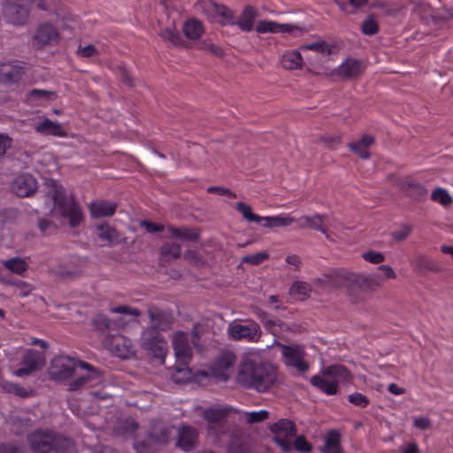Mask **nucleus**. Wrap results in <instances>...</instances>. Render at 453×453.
<instances>
[{
    "instance_id": "18",
    "label": "nucleus",
    "mask_w": 453,
    "mask_h": 453,
    "mask_svg": "<svg viewBox=\"0 0 453 453\" xmlns=\"http://www.w3.org/2000/svg\"><path fill=\"white\" fill-rule=\"evenodd\" d=\"M12 189L18 196L28 197L36 191L37 181L33 175L23 173L15 178Z\"/></svg>"
},
{
    "instance_id": "6",
    "label": "nucleus",
    "mask_w": 453,
    "mask_h": 453,
    "mask_svg": "<svg viewBox=\"0 0 453 453\" xmlns=\"http://www.w3.org/2000/svg\"><path fill=\"white\" fill-rule=\"evenodd\" d=\"M34 5L42 11H50L45 0H5L3 13L8 23L16 27L23 26L27 22Z\"/></svg>"
},
{
    "instance_id": "46",
    "label": "nucleus",
    "mask_w": 453,
    "mask_h": 453,
    "mask_svg": "<svg viewBox=\"0 0 453 453\" xmlns=\"http://www.w3.org/2000/svg\"><path fill=\"white\" fill-rule=\"evenodd\" d=\"M337 277L338 281L334 284V286L344 285L347 284L348 282L354 284H360L361 282V276L353 273H344L337 275Z\"/></svg>"
},
{
    "instance_id": "32",
    "label": "nucleus",
    "mask_w": 453,
    "mask_h": 453,
    "mask_svg": "<svg viewBox=\"0 0 453 453\" xmlns=\"http://www.w3.org/2000/svg\"><path fill=\"white\" fill-rule=\"evenodd\" d=\"M167 231L172 237L181 241H196L199 238L197 232L187 227L179 228L169 226Z\"/></svg>"
},
{
    "instance_id": "20",
    "label": "nucleus",
    "mask_w": 453,
    "mask_h": 453,
    "mask_svg": "<svg viewBox=\"0 0 453 453\" xmlns=\"http://www.w3.org/2000/svg\"><path fill=\"white\" fill-rule=\"evenodd\" d=\"M58 207L61 210L63 216L68 218L69 224L72 227H76L82 221L83 214L76 201L58 202Z\"/></svg>"
},
{
    "instance_id": "19",
    "label": "nucleus",
    "mask_w": 453,
    "mask_h": 453,
    "mask_svg": "<svg viewBox=\"0 0 453 453\" xmlns=\"http://www.w3.org/2000/svg\"><path fill=\"white\" fill-rule=\"evenodd\" d=\"M149 317L152 329L154 331H166L168 330L173 323V317L170 313L159 310L156 307H150L148 310Z\"/></svg>"
},
{
    "instance_id": "39",
    "label": "nucleus",
    "mask_w": 453,
    "mask_h": 453,
    "mask_svg": "<svg viewBox=\"0 0 453 453\" xmlns=\"http://www.w3.org/2000/svg\"><path fill=\"white\" fill-rule=\"evenodd\" d=\"M160 36L169 42L171 44L180 47L183 45L184 41L180 34V32L176 28L167 27L161 31Z\"/></svg>"
},
{
    "instance_id": "55",
    "label": "nucleus",
    "mask_w": 453,
    "mask_h": 453,
    "mask_svg": "<svg viewBox=\"0 0 453 453\" xmlns=\"http://www.w3.org/2000/svg\"><path fill=\"white\" fill-rule=\"evenodd\" d=\"M121 427L127 435L133 436L137 432L139 425L134 419H126L121 424Z\"/></svg>"
},
{
    "instance_id": "23",
    "label": "nucleus",
    "mask_w": 453,
    "mask_h": 453,
    "mask_svg": "<svg viewBox=\"0 0 453 453\" xmlns=\"http://www.w3.org/2000/svg\"><path fill=\"white\" fill-rule=\"evenodd\" d=\"M341 442V433L335 429L329 430L324 437L321 453H344Z\"/></svg>"
},
{
    "instance_id": "13",
    "label": "nucleus",
    "mask_w": 453,
    "mask_h": 453,
    "mask_svg": "<svg viewBox=\"0 0 453 453\" xmlns=\"http://www.w3.org/2000/svg\"><path fill=\"white\" fill-rule=\"evenodd\" d=\"M173 347L177 362L187 366L192 358V348L189 344L188 334L177 332L173 335Z\"/></svg>"
},
{
    "instance_id": "4",
    "label": "nucleus",
    "mask_w": 453,
    "mask_h": 453,
    "mask_svg": "<svg viewBox=\"0 0 453 453\" xmlns=\"http://www.w3.org/2000/svg\"><path fill=\"white\" fill-rule=\"evenodd\" d=\"M34 453H72L73 442L69 438L49 431L37 429L27 436Z\"/></svg>"
},
{
    "instance_id": "33",
    "label": "nucleus",
    "mask_w": 453,
    "mask_h": 453,
    "mask_svg": "<svg viewBox=\"0 0 453 453\" xmlns=\"http://www.w3.org/2000/svg\"><path fill=\"white\" fill-rule=\"evenodd\" d=\"M295 221L294 218L282 216H262L261 226L264 227L288 226Z\"/></svg>"
},
{
    "instance_id": "48",
    "label": "nucleus",
    "mask_w": 453,
    "mask_h": 453,
    "mask_svg": "<svg viewBox=\"0 0 453 453\" xmlns=\"http://www.w3.org/2000/svg\"><path fill=\"white\" fill-rule=\"evenodd\" d=\"M414 12L422 19H427L432 13L431 5L426 2L417 1L414 4Z\"/></svg>"
},
{
    "instance_id": "31",
    "label": "nucleus",
    "mask_w": 453,
    "mask_h": 453,
    "mask_svg": "<svg viewBox=\"0 0 453 453\" xmlns=\"http://www.w3.org/2000/svg\"><path fill=\"white\" fill-rule=\"evenodd\" d=\"M203 32V24L197 19H188L183 25V33L188 39L197 40L201 37Z\"/></svg>"
},
{
    "instance_id": "26",
    "label": "nucleus",
    "mask_w": 453,
    "mask_h": 453,
    "mask_svg": "<svg viewBox=\"0 0 453 453\" xmlns=\"http://www.w3.org/2000/svg\"><path fill=\"white\" fill-rule=\"evenodd\" d=\"M257 16V12L255 7L247 5L244 7L241 16L234 25L243 32H250L254 27L255 19Z\"/></svg>"
},
{
    "instance_id": "24",
    "label": "nucleus",
    "mask_w": 453,
    "mask_h": 453,
    "mask_svg": "<svg viewBox=\"0 0 453 453\" xmlns=\"http://www.w3.org/2000/svg\"><path fill=\"white\" fill-rule=\"evenodd\" d=\"M324 215L315 213L311 216H302L297 221L301 228H311L328 237L327 229L324 226Z\"/></svg>"
},
{
    "instance_id": "28",
    "label": "nucleus",
    "mask_w": 453,
    "mask_h": 453,
    "mask_svg": "<svg viewBox=\"0 0 453 453\" xmlns=\"http://www.w3.org/2000/svg\"><path fill=\"white\" fill-rule=\"evenodd\" d=\"M374 142V138L372 135H364L358 142H351L349 144L350 150L357 154L361 158L368 159L370 153L368 148Z\"/></svg>"
},
{
    "instance_id": "50",
    "label": "nucleus",
    "mask_w": 453,
    "mask_h": 453,
    "mask_svg": "<svg viewBox=\"0 0 453 453\" xmlns=\"http://www.w3.org/2000/svg\"><path fill=\"white\" fill-rule=\"evenodd\" d=\"M348 400L350 403L361 408H365L370 403V400L365 395L360 393H354L349 395Z\"/></svg>"
},
{
    "instance_id": "57",
    "label": "nucleus",
    "mask_w": 453,
    "mask_h": 453,
    "mask_svg": "<svg viewBox=\"0 0 453 453\" xmlns=\"http://www.w3.org/2000/svg\"><path fill=\"white\" fill-rule=\"evenodd\" d=\"M111 311L115 312V313L132 315L134 317L140 316V311L137 309L132 308L127 305H120V306L112 308Z\"/></svg>"
},
{
    "instance_id": "7",
    "label": "nucleus",
    "mask_w": 453,
    "mask_h": 453,
    "mask_svg": "<svg viewBox=\"0 0 453 453\" xmlns=\"http://www.w3.org/2000/svg\"><path fill=\"white\" fill-rule=\"evenodd\" d=\"M280 348L287 368L294 370L296 375H303L309 372L311 366L306 359L307 353L303 344H280Z\"/></svg>"
},
{
    "instance_id": "51",
    "label": "nucleus",
    "mask_w": 453,
    "mask_h": 453,
    "mask_svg": "<svg viewBox=\"0 0 453 453\" xmlns=\"http://www.w3.org/2000/svg\"><path fill=\"white\" fill-rule=\"evenodd\" d=\"M362 257L371 263V264H374V265H379L380 263H382L384 260H385V257L382 253L380 252H377V251H374V250H368L366 252H364L362 254Z\"/></svg>"
},
{
    "instance_id": "11",
    "label": "nucleus",
    "mask_w": 453,
    "mask_h": 453,
    "mask_svg": "<svg viewBox=\"0 0 453 453\" xmlns=\"http://www.w3.org/2000/svg\"><path fill=\"white\" fill-rule=\"evenodd\" d=\"M170 439V428L161 426L158 430L154 428L148 433V440H136L134 442V448L137 453H150L151 444H165Z\"/></svg>"
},
{
    "instance_id": "37",
    "label": "nucleus",
    "mask_w": 453,
    "mask_h": 453,
    "mask_svg": "<svg viewBox=\"0 0 453 453\" xmlns=\"http://www.w3.org/2000/svg\"><path fill=\"white\" fill-rule=\"evenodd\" d=\"M226 414V409L208 408L203 411V418L208 422V425H211L225 419Z\"/></svg>"
},
{
    "instance_id": "2",
    "label": "nucleus",
    "mask_w": 453,
    "mask_h": 453,
    "mask_svg": "<svg viewBox=\"0 0 453 453\" xmlns=\"http://www.w3.org/2000/svg\"><path fill=\"white\" fill-rule=\"evenodd\" d=\"M277 371L268 363L253 360L250 357L242 359L237 373L239 384L257 392H266L277 381Z\"/></svg>"
},
{
    "instance_id": "42",
    "label": "nucleus",
    "mask_w": 453,
    "mask_h": 453,
    "mask_svg": "<svg viewBox=\"0 0 453 453\" xmlns=\"http://www.w3.org/2000/svg\"><path fill=\"white\" fill-rule=\"evenodd\" d=\"M431 199L434 202L440 203L444 206L449 205L452 202V198L449 192L441 188H437L433 190L431 194Z\"/></svg>"
},
{
    "instance_id": "43",
    "label": "nucleus",
    "mask_w": 453,
    "mask_h": 453,
    "mask_svg": "<svg viewBox=\"0 0 453 453\" xmlns=\"http://www.w3.org/2000/svg\"><path fill=\"white\" fill-rule=\"evenodd\" d=\"M278 22L273 20H259L256 27L258 34L277 33Z\"/></svg>"
},
{
    "instance_id": "44",
    "label": "nucleus",
    "mask_w": 453,
    "mask_h": 453,
    "mask_svg": "<svg viewBox=\"0 0 453 453\" xmlns=\"http://www.w3.org/2000/svg\"><path fill=\"white\" fill-rule=\"evenodd\" d=\"M163 256H171L173 258H179L181 255V248L177 243H165L161 247Z\"/></svg>"
},
{
    "instance_id": "56",
    "label": "nucleus",
    "mask_w": 453,
    "mask_h": 453,
    "mask_svg": "<svg viewBox=\"0 0 453 453\" xmlns=\"http://www.w3.org/2000/svg\"><path fill=\"white\" fill-rule=\"evenodd\" d=\"M411 232V226L409 225H403L399 230L393 233V237L395 241H403L410 235Z\"/></svg>"
},
{
    "instance_id": "12",
    "label": "nucleus",
    "mask_w": 453,
    "mask_h": 453,
    "mask_svg": "<svg viewBox=\"0 0 453 453\" xmlns=\"http://www.w3.org/2000/svg\"><path fill=\"white\" fill-rule=\"evenodd\" d=\"M105 347L115 356L127 358L133 352L131 341L120 334H109L104 339Z\"/></svg>"
},
{
    "instance_id": "17",
    "label": "nucleus",
    "mask_w": 453,
    "mask_h": 453,
    "mask_svg": "<svg viewBox=\"0 0 453 453\" xmlns=\"http://www.w3.org/2000/svg\"><path fill=\"white\" fill-rule=\"evenodd\" d=\"M365 69V63L360 59L348 58L334 71V73L344 80H351L359 76Z\"/></svg>"
},
{
    "instance_id": "3",
    "label": "nucleus",
    "mask_w": 453,
    "mask_h": 453,
    "mask_svg": "<svg viewBox=\"0 0 453 453\" xmlns=\"http://www.w3.org/2000/svg\"><path fill=\"white\" fill-rule=\"evenodd\" d=\"M270 431L274 434V441L285 453L290 452L293 448L302 453L311 450V444L303 435L296 436V428L293 421L281 418L270 426Z\"/></svg>"
},
{
    "instance_id": "21",
    "label": "nucleus",
    "mask_w": 453,
    "mask_h": 453,
    "mask_svg": "<svg viewBox=\"0 0 453 453\" xmlns=\"http://www.w3.org/2000/svg\"><path fill=\"white\" fill-rule=\"evenodd\" d=\"M198 439L196 429L189 426H184L179 430L176 446L180 449L188 452L195 448Z\"/></svg>"
},
{
    "instance_id": "27",
    "label": "nucleus",
    "mask_w": 453,
    "mask_h": 453,
    "mask_svg": "<svg viewBox=\"0 0 453 453\" xmlns=\"http://www.w3.org/2000/svg\"><path fill=\"white\" fill-rule=\"evenodd\" d=\"M91 215L95 218L111 216L115 213L117 205L110 201H95L89 205Z\"/></svg>"
},
{
    "instance_id": "47",
    "label": "nucleus",
    "mask_w": 453,
    "mask_h": 453,
    "mask_svg": "<svg viewBox=\"0 0 453 453\" xmlns=\"http://www.w3.org/2000/svg\"><path fill=\"white\" fill-rule=\"evenodd\" d=\"M305 50H314L319 53H326L330 55L332 53V47L326 42H316L306 44L303 47Z\"/></svg>"
},
{
    "instance_id": "61",
    "label": "nucleus",
    "mask_w": 453,
    "mask_h": 453,
    "mask_svg": "<svg viewBox=\"0 0 453 453\" xmlns=\"http://www.w3.org/2000/svg\"><path fill=\"white\" fill-rule=\"evenodd\" d=\"M322 141L326 143V145L327 147L333 148V149L336 148L342 142L340 136H332V135L323 136Z\"/></svg>"
},
{
    "instance_id": "45",
    "label": "nucleus",
    "mask_w": 453,
    "mask_h": 453,
    "mask_svg": "<svg viewBox=\"0 0 453 453\" xmlns=\"http://www.w3.org/2000/svg\"><path fill=\"white\" fill-rule=\"evenodd\" d=\"M361 31L365 35H373L379 31V26L373 18L369 17L362 23Z\"/></svg>"
},
{
    "instance_id": "40",
    "label": "nucleus",
    "mask_w": 453,
    "mask_h": 453,
    "mask_svg": "<svg viewBox=\"0 0 453 453\" xmlns=\"http://www.w3.org/2000/svg\"><path fill=\"white\" fill-rule=\"evenodd\" d=\"M208 434L210 436L219 437L229 431V425L226 419L208 425Z\"/></svg>"
},
{
    "instance_id": "34",
    "label": "nucleus",
    "mask_w": 453,
    "mask_h": 453,
    "mask_svg": "<svg viewBox=\"0 0 453 453\" xmlns=\"http://www.w3.org/2000/svg\"><path fill=\"white\" fill-rule=\"evenodd\" d=\"M2 264L4 268L19 275H22L28 269L27 263L19 257L4 260Z\"/></svg>"
},
{
    "instance_id": "9",
    "label": "nucleus",
    "mask_w": 453,
    "mask_h": 453,
    "mask_svg": "<svg viewBox=\"0 0 453 453\" xmlns=\"http://www.w3.org/2000/svg\"><path fill=\"white\" fill-rule=\"evenodd\" d=\"M26 75L25 63L9 60L0 64V83L5 86L19 85Z\"/></svg>"
},
{
    "instance_id": "16",
    "label": "nucleus",
    "mask_w": 453,
    "mask_h": 453,
    "mask_svg": "<svg viewBox=\"0 0 453 453\" xmlns=\"http://www.w3.org/2000/svg\"><path fill=\"white\" fill-rule=\"evenodd\" d=\"M235 359V356L232 352L227 351L221 354L211 365V374L223 381H226L228 380L227 372L234 365Z\"/></svg>"
},
{
    "instance_id": "1",
    "label": "nucleus",
    "mask_w": 453,
    "mask_h": 453,
    "mask_svg": "<svg viewBox=\"0 0 453 453\" xmlns=\"http://www.w3.org/2000/svg\"><path fill=\"white\" fill-rule=\"evenodd\" d=\"M79 368L88 370V373L86 375H80L73 380L69 385L70 390L76 391L83 386L94 387L103 382L104 376L98 370L87 362L70 357L61 356L56 357L51 363L50 371L54 379L64 380L73 377Z\"/></svg>"
},
{
    "instance_id": "59",
    "label": "nucleus",
    "mask_w": 453,
    "mask_h": 453,
    "mask_svg": "<svg viewBox=\"0 0 453 453\" xmlns=\"http://www.w3.org/2000/svg\"><path fill=\"white\" fill-rule=\"evenodd\" d=\"M141 225L145 227L146 231L149 233H158L164 230V226L161 224H157L154 222H150L146 220H142Z\"/></svg>"
},
{
    "instance_id": "63",
    "label": "nucleus",
    "mask_w": 453,
    "mask_h": 453,
    "mask_svg": "<svg viewBox=\"0 0 453 453\" xmlns=\"http://www.w3.org/2000/svg\"><path fill=\"white\" fill-rule=\"evenodd\" d=\"M0 453H25L24 450L10 443L0 445Z\"/></svg>"
},
{
    "instance_id": "22",
    "label": "nucleus",
    "mask_w": 453,
    "mask_h": 453,
    "mask_svg": "<svg viewBox=\"0 0 453 453\" xmlns=\"http://www.w3.org/2000/svg\"><path fill=\"white\" fill-rule=\"evenodd\" d=\"M402 190L411 199L421 202L427 196V189L421 184L413 180H405L401 185Z\"/></svg>"
},
{
    "instance_id": "36",
    "label": "nucleus",
    "mask_w": 453,
    "mask_h": 453,
    "mask_svg": "<svg viewBox=\"0 0 453 453\" xmlns=\"http://www.w3.org/2000/svg\"><path fill=\"white\" fill-rule=\"evenodd\" d=\"M311 290V286L307 282L295 281L289 289V294L297 300H304L309 296Z\"/></svg>"
},
{
    "instance_id": "35",
    "label": "nucleus",
    "mask_w": 453,
    "mask_h": 453,
    "mask_svg": "<svg viewBox=\"0 0 453 453\" xmlns=\"http://www.w3.org/2000/svg\"><path fill=\"white\" fill-rule=\"evenodd\" d=\"M227 453H254L251 446L239 436H233L227 446Z\"/></svg>"
},
{
    "instance_id": "58",
    "label": "nucleus",
    "mask_w": 453,
    "mask_h": 453,
    "mask_svg": "<svg viewBox=\"0 0 453 453\" xmlns=\"http://www.w3.org/2000/svg\"><path fill=\"white\" fill-rule=\"evenodd\" d=\"M94 324L99 328L111 329L112 321L104 315H97L94 319Z\"/></svg>"
},
{
    "instance_id": "14",
    "label": "nucleus",
    "mask_w": 453,
    "mask_h": 453,
    "mask_svg": "<svg viewBox=\"0 0 453 453\" xmlns=\"http://www.w3.org/2000/svg\"><path fill=\"white\" fill-rule=\"evenodd\" d=\"M229 334L234 340L257 342L261 334L259 325L254 320L247 324H234L229 327Z\"/></svg>"
},
{
    "instance_id": "41",
    "label": "nucleus",
    "mask_w": 453,
    "mask_h": 453,
    "mask_svg": "<svg viewBox=\"0 0 453 453\" xmlns=\"http://www.w3.org/2000/svg\"><path fill=\"white\" fill-rule=\"evenodd\" d=\"M97 234L102 241L108 243L112 242L116 238V231L108 224H103L97 226Z\"/></svg>"
},
{
    "instance_id": "15",
    "label": "nucleus",
    "mask_w": 453,
    "mask_h": 453,
    "mask_svg": "<svg viewBox=\"0 0 453 453\" xmlns=\"http://www.w3.org/2000/svg\"><path fill=\"white\" fill-rule=\"evenodd\" d=\"M142 341L144 349L150 351L155 357L164 358L165 357L166 342L159 332L154 330L144 332Z\"/></svg>"
},
{
    "instance_id": "60",
    "label": "nucleus",
    "mask_w": 453,
    "mask_h": 453,
    "mask_svg": "<svg viewBox=\"0 0 453 453\" xmlns=\"http://www.w3.org/2000/svg\"><path fill=\"white\" fill-rule=\"evenodd\" d=\"M431 426V420L427 417H417L414 418V426L420 429L426 430Z\"/></svg>"
},
{
    "instance_id": "25",
    "label": "nucleus",
    "mask_w": 453,
    "mask_h": 453,
    "mask_svg": "<svg viewBox=\"0 0 453 453\" xmlns=\"http://www.w3.org/2000/svg\"><path fill=\"white\" fill-rule=\"evenodd\" d=\"M35 129L37 133L44 135L65 137L67 134L66 131L59 123L54 122L49 119H44L42 121L38 123Z\"/></svg>"
},
{
    "instance_id": "64",
    "label": "nucleus",
    "mask_w": 453,
    "mask_h": 453,
    "mask_svg": "<svg viewBox=\"0 0 453 453\" xmlns=\"http://www.w3.org/2000/svg\"><path fill=\"white\" fill-rule=\"evenodd\" d=\"M276 29H277V33L292 34L295 31H297L298 33H301V30H299L297 27L290 25V24H280V23H278V27H277Z\"/></svg>"
},
{
    "instance_id": "38",
    "label": "nucleus",
    "mask_w": 453,
    "mask_h": 453,
    "mask_svg": "<svg viewBox=\"0 0 453 453\" xmlns=\"http://www.w3.org/2000/svg\"><path fill=\"white\" fill-rule=\"evenodd\" d=\"M235 209L242 215V217L249 222H256L261 224L262 216H259L252 211L250 205L243 202H238L235 204Z\"/></svg>"
},
{
    "instance_id": "54",
    "label": "nucleus",
    "mask_w": 453,
    "mask_h": 453,
    "mask_svg": "<svg viewBox=\"0 0 453 453\" xmlns=\"http://www.w3.org/2000/svg\"><path fill=\"white\" fill-rule=\"evenodd\" d=\"M207 192L211 194H217L219 196H226L230 198H236V194L229 188L220 186H211L207 188Z\"/></svg>"
},
{
    "instance_id": "62",
    "label": "nucleus",
    "mask_w": 453,
    "mask_h": 453,
    "mask_svg": "<svg viewBox=\"0 0 453 453\" xmlns=\"http://www.w3.org/2000/svg\"><path fill=\"white\" fill-rule=\"evenodd\" d=\"M11 145L12 139L7 135L0 134V156L4 155L6 150L11 147Z\"/></svg>"
},
{
    "instance_id": "30",
    "label": "nucleus",
    "mask_w": 453,
    "mask_h": 453,
    "mask_svg": "<svg viewBox=\"0 0 453 453\" xmlns=\"http://www.w3.org/2000/svg\"><path fill=\"white\" fill-rule=\"evenodd\" d=\"M303 62V57L298 50L287 51L282 55L281 65L287 70L300 69Z\"/></svg>"
},
{
    "instance_id": "10",
    "label": "nucleus",
    "mask_w": 453,
    "mask_h": 453,
    "mask_svg": "<svg viewBox=\"0 0 453 453\" xmlns=\"http://www.w3.org/2000/svg\"><path fill=\"white\" fill-rule=\"evenodd\" d=\"M43 355L35 349H27L20 361V367L13 372L17 377L30 375L44 365Z\"/></svg>"
},
{
    "instance_id": "29",
    "label": "nucleus",
    "mask_w": 453,
    "mask_h": 453,
    "mask_svg": "<svg viewBox=\"0 0 453 453\" xmlns=\"http://www.w3.org/2000/svg\"><path fill=\"white\" fill-rule=\"evenodd\" d=\"M204 4L211 6L212 8V11L215 12V14L221 19L219 21L221 24H223V25H234L235 24L234 14L231 9L227 8L225 5L216 4L210 0L205 1Z\"/></svg>"
},
{
    "instance_id": "5",
    "label": "nucleus",
    "mask_w": 453,
    "mask_h": 453,
    "mask_svg": "<svg viewBox=\"0 0 453 453\" xmlns=\"http://www.w3.org/2000/svg\"><path fill=\"white\" fill-rule=\"evenodd\" d=\"M322 376L316 374L310 379V383L326 395H334L338 392L340 383H349L351 374L341 365H332L321 371Z\"/></svg>"
},
{
    "instance_id": "53",
    "label": "nucleus",
    "mask_w": 453,
    "mask_h": 453,
    "mask_svg": "<svg viewBox=\"0 0 453 453\" xmlns=\"http://www.w3.org/2000/svg\"><path fill=\"white\" fill-rule=\"evenodd\" d=\"M268 411L260 410L257 411H251L248 413L247 420L249 423H257L265 420L268 418Z\"/></svg>"
},
{
    "instance_id": "8",
    "label": "nucleus",
    "mask_w": 453,
    "mask_h": 453,
    "mask_svg": "<svg viewBox=\"0 0 453 453\" xmlns=\"http://www.w3.org/2000/svg\"><path fill=\"white\" fill-rule=\"evenodd\" d=\"M61 41V35L56 26L50 22L40 23L32 36V47L37 50L56 47Z\"/></svg>"
},
{
    "instance_id": "49",
    "label": "nucleus",
    "mask_w": 453,
    "mask_h": 453,
    "mask_svg": "<svg viewBox=\"0 0 453 453\" xmlns=\"http://www.w3.org/2000/svg\"><path fill=\"white\" fill-rule=\"evenodd\" d=\"M99 54L100 50L93 44H88L83 47L80 46L77 50V55L83 58L96 57Z\"/></svg>"
},
{
    "instance_id": "52",
    "label": "nucleus",
    "mask_w": 453,
    "mask_h": 453,
    "mask_svg": "<svg viewBox=\"0 0 453 453\" xmlns=\"http://www.w3.org/2000/svg\"><path fill=\"white\" fill-rule=\"evenodd\" d=\"M269 255L265 252H259L254 255L246 256L242 261L250 265H259L268 258Z\"/></svg>"
}]
</instances>
